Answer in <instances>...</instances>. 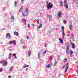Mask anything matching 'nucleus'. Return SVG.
Instances as JSON below:
<instances>
[{
	"label": "nucleus",
	"mask_w": 78,
	"mask_h": 78,
	"mask_svg": "<svg viewBox=\"0 0 78 78\" xmlns=\"http://www.w3.org/2000/svg\"><path fill=\"white\" fill-rule=\"evenodd\" d=\"M13 69V66H12L9 69V71H11L12 70V69Z\"/></svg>",
	"instance_id": "24"
},
{
	"label": "nucleus",
	"mask_w": 78,
	"mask_h": 78,
	"mask_svg": "<svg viewBox=\"0 0 78 78\" xmlns=\"http://www.w3.org/2000/svg\"><path fill=\"white\" fill-rule=\"evenodd\" d=\"M30 37H27V39H30Z\"/></svg>",
	"instance_id": "41"
},
{
	"label": "nucleus",
	"mask_w": 78,
	"mask_h": 78,
	"mask_svg": "<svg viewBox=\"0 0 78 78\" xmlns=\"http://www.w3.org/2000/svg\"><path fill=\"white\" fill-rule=\"evenodd\" d=\"M29 65H27L26 64H25L23 65V67H24V68H26V67H29Z\"/></svg>",
	"instance_id": "12"
},
{
	"label": "nucleus",
	"mask_w": 78,
	"mask_h": 78,
	"mask_svg": "<svg viewBox=\"0 0 78 78\" xmlns=\"http://www.w3.org/2000/svg\"><path fill=\"white\" fill-rule=\"evenodd\" d=\"M67 69H68V67H66V69L67 70Z\"/></svg>",
	"instance_id": "51"
},
{
	"label": "nucleus",
	"mask_w": 78,
	"mask_h": 78,
	"mask_svg": "<svg viewBox=\"0 0 78 78\" xmlns=\"http://www.w3.org/2000/svg\"><path fill=\"white\" fill-rule=\"evenodd\" d=\"M12 19L13 20H14L15 19V18H14V16H12Z\"/></svg>",
	"instance_id": "32"
},
{
	"label": "nucleus",
	"mask_w": 78,
	"mask_h": 78,
	"mask_svg": "<svg viewBox=\"0 0 78 78\" xmlns=\"http://www.w3.org/2000/svg\"><path fill=\"white\" fill-rule=\"evenodd\" d=\"M37 20V23H38V24H39V20Z\"/></svg>",
	"instance_id": "34"
},
{
	"label": "nucleus",
	"mask_w": 78,
	"mask_h": 78,
	"mask_svg": "<svg viewBox=\"0 0 78 78\" xmlns=\"http://www.w3.org/2000/svg\"><path fill=\"white\" fill-rule=\"evenodd\" d=\"M66 51L67 54H69V46L67 47Z\"/></svg>",
	"instance_id": "3"
},
{
	"label": "nucleus",
	"mask_w": 78,
	"mask_h": 78,
	"mask_svg": "<svg viewBox=\"0 0 78 78\" xmlns=\"http://www.w3.org/2000/svg\"><path fill=\"white\" fill-rule=\"evenodd\" d=\"M2 71V69H0V72Z\"/></svg>",
	"instance_id": "47"
},
{
	"label": "nucleus",
	"mask_w": 78,
	"mask_h": 78,
	"mask_svg": "<svg viewBox=\"0 0 78 78\" xmlns=\"http://www.w3.org/2000/svg\"><path fill=\"white\" fill-rule=\"evenodd\" d=\"M9 78H11V76H9Z\"/></svg>",
	"instance_id": "49"
},
{
	"label": "nucleus",
	"mask_w": 78,
	"mask_h": 78,
	"mask_svg": "<svg viewBox=\"0 0 78 78\" xmlns=\"http://www.w3.org/2000/svg\"><path fill=\"white\" fill-rule=\"evenodd\" d=\"M68 63H67V64H66V66H68Z\"/></svg>",
	"instance_id": "56"
},
{
	"label": "nucleus",
	"mask_w": 78,
	"mask_h": 78,
	"mask_svg": "<svg viewBox=\"0 0 78 78\" xmlns=\"http://www.w3.org/2000/svg\"><path fill=\"white\" fill-rule=\"evenodd\" d=\"M17 1H15V4H14V5L15 6H16L17 5Z\"/></svg>",
	"instance_id": "26"
},
{
	"label": "nucleus",
	"mask_w": 78,
	"mask_h": 78,
	"mask_svg": "<svg viewBox=\"0 0 78 78\" xmlns=\"http://www.w3.org/2000/svg\"><path fill=\"white\" fill-rule=\"evenodd\" d=\"M60 6H63V3H62V1H60Z\"/></svg>",
	"instance_id": "14"
},
{
	"label": "nucleus",
	"mask_w": 78,
	"mask_h": 78,
	"mask_svg": "<svg viewBox=\"0 0 78 78\" xmlns=\"http://www.w3.org/2000/svg\"><path fill=\"white\" fill-rule=\"evenodd\" d=\"M46 2H47V3H48V2L47 1Z\"/></svg>",
	"instance_id": "61"
},
{
	"label": "nucleus",
	"mask_w": 78,
	"mask_h": 78,
	"mask_svg": "<svg viewBox=\"0 0 78 78\" xmlns=\"http://www.w3.org/2000/svg\"><path fill=\"white\" fill-rule=\"evenodd\" d=\"M74 2H76V0H74Z\"/></svg>",
	"instance_id": "59"
},
{
	"label": "nucleus",
	"mask_w": 78,
	"mask_h": 78,
	"mask_svg": "<svg viewBox=\"0 0 78 78\" xmlns=\"http://www.w3.org/2000/svg\"><path fill=\"white\" fill-rule=\"evenodd\" d=\"M52 58H53V57L52 56H51L50 57V59H51Z\"/></svg>",
	"instance_id": "44"
},
{
	"label": "nucleus",
	"mask_w": 78,
	"mask_h": 78,
	"mask_svg": "<svg viewBox=\"0 0 78 78\" xmlns=\"http://www.w3.org/2000/svg\"><path fill=\"white\" fill-rule=\"evenodd\" d=\"M67 58H66L64 59L63 61L64 62H66V61H67Z\"/></svg>",
	"instance_id": "27"
},
{
	"label": "nucleus",
	"mask_w": 78,
	"mask_h": 78,
	"mask_svg": "<svg viewBox=\"0 0 78 78\" xmlns=\"http://www.w3.org/2000/svg\"><path fill=\"white\" fill-rule=\"evenodd\" d=\"M46 67L48 69H49V68H50V65H48L46 66Z\"/></svg>",
	"instance_id": "21"
},
{
	"label": "nucleus",
	"mask_w": 78,
	"mask_h": 78,
	"mask_svg": "<svg viewBox=\"0 0 78 78\" xmlns=\"http://www.w3.org/2000/svg\"><path fill=\"white\" fill-rule=\"evenodd\" d=\"M0 63H2V64H3V63H4V61H1L0 62Z\"/></svg>",
	"instance_id": "31"
},
{
	"label": "nucleus",
	"mask_w": 78,
	"mask_h": 78,
	"mask_svg": "<svg viewBox=\"0 0 78 78\" xmlns=\"http://www.w3.org/2000/svg\"><path fill=\"white\" fill-rule=\"evenodd\" d=\"M72 35L73 37H74V35H73V34H72Z\"/></svg>",
	"instance_id": "46"
},
{
	"label": "nucleus",
	"mask_w": 78,
	"mask_h": 78,
	"mask_svg": "<svg viewBox=\"0 0 78 78\" xmlns=\"http://www.w3.org/2000/svg\"><path fill=\"white\" fill-rule=\"evenodd\" d=\"M46 4L47 5V7L48 9H50V8H51L53 7V4H51V3H49L48 4L47 3Z\"/></svg>",
	"instance_id": "1"
},
{
	"label": "nucleus",
	"mask_w": 78,
	"mask_h": 78,
	"mask_svg": "<svg viewBox=\"0 0 78 78\" xmlns=\"http://www.w3.org/2000/svg\"><path fill=\"white\" fill-rule=\"evenodd\" d=\"M57 15L59 17H62V15L60 12H58Z\"/></svg>",
	"instance_id": "6"
},
{
	"label": "nucleus",
	"mask_w": 78,
	"mask_h": 78,
	"mask_svg": "<svg viewBox=\"0 0 78 78\" xmlns=\"http://www.w3.org/2000/svg\"><path fill=\"white\" fill-rule=\"evenodd\" d=\"M58 75H59V76H61V74H60V73L58 74Z\"/></svg>",
	"instance_id": "48"
},
{
	"label": "nucleus",
	"mask_w": 78,
	"mask_h": 78,
	"mask_svg": "<svg viewBox=\"0 0 78 78\" xmlns=\"http://www.w3.org/2000/svg\"><path fill=\"white\" fill-rule=\"evenodd\" d=\"M15 58H17V56H15Z\"/></svg>",
	"instance_id": "54"
},
{
	"label": "nucleus",
	"mask_w": 78,
	"mask_h": 78,
	"mask_svg": "<svg viewBox=\"0 0 78 78\" xmlns=\"http://www.w3.org/2000/svg\"><path fill=\"white\" fill-rule=\"evenodd\" d=\"M67 67H68V68L69 67V65H68V66H67Z\"/></svg>",
	"instance_id": "58"
},
{
	"label": "nucleus",
	"mask_w": 78,
	"mask_h": 78,
	"mask_svg": "<svg viewBox=\"0 0 78 78\" xmlns=\"http://www.w3.org/2000/svg\"><path fill=\"white\" fill-rule=\"evenodd\" d=\"M59 40L60 42H61V44H62L63 43V40H62L61 38L59 39Z\"/></svg>",
	"instance_id": "17"
},
{
	"label": "nucleus",
	"mask_w": 78,
	"mask_h": 78,
	"mask_svg": "<svg viewBox=\"0 0 78 78\" xmlns=\"http://www.w3.org/2000/svg\"><path fill=\"white\" fill-rule=\"evenodd\" d=\"M62 34L63 35V36H65V33H64V31H62Z\"/></svg>",
	"instance_id": "22"
},
{
	"label": "nucleus",
	"mask_w": 78,
	"mask_h": 78,
	"mask_svg": "<svg viewBox=\"0 0 78 78\" xmlns=\"http://www.w3.org/2000/svg\"><path fill=\"white\" fill-rule=\"evenodd\" d=\"M67 69H65V73L66 72H67Z\"/></svg>",
	"instance_id": "40"
},
{
	"label": "nucleus",
	"mask_w": 78,
	"mask_h": 78,
	"mask_svg": "<svg viewBox=\"0 0 78 78\" xmlns=\"http://www.w3.org/2000/svg\"><path fill=\"white\" fill-rule=\"evenodd\" d=\"M69 53L70 54H73V51H69Z\"/></svg>",
	"instance_id": "28"
},
{
	"label": "nucleus",
	"mask_w": 78,
	"mask_h": 78,
	"mask_svg": "<svg viewBox=\"0 0 78 78\" xmlns=\"http://www.w3.org/2000/svg\"><path fill=\"white\" fill-rule=\"evenodd\" d=\"M23 48H24V46H23Z\"/></svg>",
	"instance_id": "62"
},
{
	"label": "nucleus",
	"mask_w": 78,
	"mask_h": 78,
	"mask_svg": "<svg viewBox=\"0 0 78 78\" xmlns=\"http://www.w3.org/2000/svg\"><path fill=\"white\" fill-rule=\"evenodd\" d=\"M58 59H60V58H61V57H60V56H58Z\"/></svg>",
	"instance_id": "37"
},
{
	"label": "nucleus",
	"mask_w": 78,
	"mask_h": 78,
	"mask_svg": "<svg viewBox=\"0 0 78 78\" xmlns=\"http://www.w3.org/2000/svg\"><path fill=\"white\" fill-rule=\"evenodd\" d=\"M25 10V12H27V11H28V8H26Z\"/></svg>",
	"instance_id": "33"
},
{
	"label": "nucleus",
	"mask_w": 78,
	"mask_h": 78,
	"mask_svg": "<svg viewBox=\"0 0 78 78\" xmlns=\"http://www.w3.org/2000/svg\"><path fill=\"white\" fill-rule=\"evenodd\" d=\"M23 16H26L28 15V13H27V12H25L24 13H23Z\"/></svg>",
	"instance_id": "10"
},
{
	"label": "nucleus",
	"mask_w": 78,
	"mask_h": 78,
	"mask_svg": "<svg viewBox=\"0 0 78 78\" xmlns=\"http://www.w3.org/2000/svg\"><path fill=\"white\" fill-rule=\"evenodd\" d=\"M4 29H2V30H4Z\"/></svg>",
	"instance_id": "60"
},
{
	"label": "nucleus",
	"mask_w": 78,
	"mask_h": 78,
	"mask_svg": "<svg viewBox=\"0 0 78 78\" xmlns=\"http://www.w3.org/2000/svg\"><path fill=\"white\" fill-rule=\"evenodd\" d=\"M28 27H30V25H29V24H28Z\"/></svg>",
	"instance_id": "42"
},
{
	"label": "nucleus",
	"mask_w": 78,
	"mask_h": 78,
	"mask_svg": "<svg viewBox=\"0 0 78 78\" xmlns=\"http://www.w3.org/2000/svg\"><path fill=\"white\" fill-rule=\"evenodd\" d=\"M64 27L63 26H62V31H64Z\"/></svg>",
	"instance_id": "23"
},
{
	"label": "nucleus",
	"mask_w": 78,
	"mask_h": 78,
	"mask_svg": "<svg viewBox=\"0 0 78 78\" xmlns=\"http://www.w3.org/2000/svg\"><path fill=\"white\" fill-rule=\"evenodd\" d=\"M72 42H71V44H72V47L73 48H75V45H74V43H72Z\"/></svg>",
	"instance_id": "13"
},
{
	"label": "nucleus",
	"mask_w": 78,
	"mask_h": 78,
	"mask_svg": "<svg viewBox=\"0 0 78 78\" xmlns=\"http://www.w3.org/2000/svg\"><path fill=\"white\" fill-rule=\"evenodd\" d=\"M38 58H41V54H39V52H38Z\"/></svg>",
	"instance_id": "30"
},
{
	"label": "nucleus",
	"mask_w": 78,
	"mask_h": 78,
	"mask_svg": "<svg viewBox=\"0 0 78 78\" xmlns=\"http://www.w3.org/2000/svg\"><path fill=\"white\" fill-rule=\"evenodd\" d=\"M57 63H58V62H57V61H56L54 63V64L55 65L57 64Z\"/></svg>",
	"instance_id": "36"
},
{
	"label": "nucleus",
	"mask_w": 78,
	"mask_h": 78,
	"mask_svg": "<svg viewBox=\"0 0 78 78\" xmlns=\"http://www.w3.org/2000/svg\"><path fill=\"white\" fill-rule=\"evenodd\" d=\"M71 57H73V54H71Z\"/></svg>",
	"instance_id": "39"
},
{
	"label": "nucleus",
	"mask_w": 78,
	"mask_h": 78,
	"mask_svg": "<svg viewBox=\"0 0 78 78\" xmlns=\"http://www.w3.org/2000/svg\"><path fill=\"white\" fill-rule=\"evenodd\" d=\"M72 28V26L71 24H69V28L70 30H71V28Z\"/></svg>",
	"instance_id": "19"
},
{
	"label": "nucleus",
	"mask_w": 78,
	"mask_h": 78,
	"mask_svg": "<svg viewBox=\"0 0 78 78\" xmlns=\"http://www.w3.org/2000/svg\"><path fill=\"white\" fill-rule=\"evenodd\" d=\"M23 21L24 25H26L27 23V20L25 19H23Z\"/></svg>",
	"instance_id": "7"
},
{
	"label": "nucleus",
	"mask_w": 78,
	"mask_h": 78,
	"mask_svg": "<svg viewBox=\"0 0 78 78\" xmlns=\"http://www.w3.org/2000/svg\"><path fill=\"white\" fill-rule=\"evenodd\" d=\"M6 37H7V38H9V37H10V38H11V35L10 34L8 33H7L6 34Z\"/></svg>",
	"instance_id": "4"
},
{
	"label": "nucleus",
	"mask_w": 78,
	"mask_h": 78,
	"mask_svg": "<svg viewBox=\"0 0 78 78\" xmlns=\"http://www.w3.org/2000/svg\"><path fill=\"white\" fill-rule=\"evenodd\" d=\"M23 6L22 5L21 7L19 9V12H21L22 11V10H23Z\"/></svg>",
	"instance_id": "5"
},
{
	"label": "nucleus",
	"mask_w": 78,
	"mask_h": 78,
	"mask_svg": "<svg viewBox=\"0 0 78 78\" xmlns=\"http://www.w3.org/2000/svg\"><path fill=\"white\" fill-rule=\"evenodd\" d=\"M48 17L51 20V16H50V15H48Z\"/></svg>",
	"instance_id": "18"
},
{
	"label": "nucleus",
	"mask_w": 78,
	"mask_h": 78,
	"mask_svg": "<svg viewBox=\"0 0 78 78\" xmlns=\"http://www.w3.org/2000/svg\"><path fill=\"white\" fill-rule=\"evenodd\" d=\"M26 71H27L28 70V69H27V68H26L25 69Z\"/></svg>",
	"instance_id": "45"
},
{
	"label": "nucleus",
	"mask_w": 78,
	"mask_h": 78,
	"mask_svg": "<svg viewBox=\"0 0 78 78\" xmlns=\"http://www.w3.org/2000/svg\"><path fill=\"white\" fill-rule=\"evenodd\" d=\"M67 69H68V67H66V69L67 70Z\"/></svg>",
	"instance_id": "52"
},
{
	"label": "nucleus",
	"mask_w": 78,
	"mask_h": 78,
	"mask_svg": "<svg viewBox=\"0 0 78 78\" xmlns=\"http://www.w3.org/2000/svg\"><path fill=\"white\" fill-rule=\"evenodd\" d=\"M9 59H11V53H10L9 54Z\"/></svg>",
	"instance_id": "15"
},
{
	"label": "nucleus",
	"mask_w": 78,
	"mask_h": 78,
	"mask_svg": "<svg viewBox=\"0 0 78 78\" xmlns=\"http://www.w3.org/2000/svg\"><path fill=\"white\" fill-rule=\"evenodd\" d=\"M63 22L64 23H67V21H66V20H64Z\"/></svg>",
	"instance_id": "29"
},
{
	"label": "nucleus",
	"mask_w": 78,
	"mask_h": 78,
	"mask_svg": "<svg viewBox=\"0 0 78 78\" xmlns=\"http://www.w3.org/2000/svg\"><path fill=\"white\" fill-rule=\"evenodd\" d=\"M13 43L14 45H16V41L15 40H14L13 42Z\"/></svg>",
	"instance_id": "20"
},
{
	"label": "nucleus",
	"mask_w": 78,
	"mask_h": 78,
	"mask_svg": "<svg viewBox=\"0 0 78 78\" xmlns=\"http://www.w3.org/2000/svg\"><path fill=\"white\" fill-rule=\"evenodd\" d=\"M16 56V54H13V56L15 57Z\"/></svg>",
	"instance_id": "38"
},
{
	"label": "nucleus",
	"mask_w": 78,
	"mask_h": 78,
	"mask_svg": "<svg viewBox=\"0 0 78 78\" xmlns=\"http://www.w3.org/2000/svg\"><path fill=\"white\" fill-rule=\"evenodd\" d=\"M48 0L50 1V0Z\"/></svg>",
	"instance_id": "64"
},
{
	"label": "nucleus",
	"mask_w": 78,
	"mask_h": 78,
	"mask_svg": "<svg viewBox=\"0 0 78 78\" xmlns=\"http://www.w3.org/2000/svg\"><path fill=\"white\" fill-rule=\"evenodd\" d=\"M67 69H68V67H66V69L67 70Z\"/></svg>",
	"instance_id": "53"
},
{
	"label": "nucleus",
	"mask_w": 78,
	"mask_h": 78,
	"mask_svg": "<svg viewBox=\"0 0 78 78\" xmlns=\"http://www.w3.org/2000/svg\"><path fill=\"white\" fill-rule=\"evenodd\" d=\"M43 53H44V55H45V53H46V51H44L43 52Z\"/></svg>",
	"instance_id": "35"
},
{
	"label": "nucleus",
	"mask_w": 78,
	"mask_h": 78,
	"mask_svg": "<svg viewBox=\"0 0 78 78\" xmlns=\"http://www.w3.org/2000/svg\"><path fill=\"white\" fill-rule=\"evenodd\" d=\"M28 55L29 56H31V51H30V50H29L28 51Z\"/></svg>",
	"instance_id": "11"
},
{
	"label": "nucleus",
	"mask_w": 78,
	"mask_h": 78,
	"mask_svg": "<svg viewBox=\"0 0 78 78\" xmlns=\"http://www.w3.org/2000/svg\"><path fill=\"white\" fill-rule=\"evenodd\" d=\"M32 26H33V27H34V25L32 24Z\"/></svg>",
	"instance_id": "57"
},
{
	"label": "nucleus",
	"mask_w": 78,
	"mask_h": 78,
	"mask_svg": "<svg viewBox=\"0 0 78 78\" xmlns=\"http://www.w3.org/2000/svg\"><path fill=\"white\" fill-rule=\"evenodd\" d=\"M46 46H47V44H45V45H44V47H46Z\"/></svg>",
	"instance_id": "43"
},
{
	"label": "nucleus",
	"mask_w": 78,
	"mask_h": 78,
	"mask_svg": "<svg viewBox=\"0 0 78 78\" xmlns=\"http://www.w3.org/2000/svg\"><path fill=\"white\" fill-rule=\"evenodd\" d=\"M23 1H24V0H21L22 2H23Z\"/></svg>",
	"instance_id": "50"
},
{
	"label": "nucleus",
	"mask_w": 78,
	"mask_h": 78,
	"mask_svg": "<svg viewBox=\"0 0 78 78\" xmlns=\"http://www.w3.org/2000/svg\"><path fill=\"white\" fill-rule=\"evenodd\" d=\"M64 7H65L66 9L68 8V6H69L68 5H67V1H66V0H64Z\"/></svg>",
	"instance_id": "2"
},
{
	"label": "nucleus",
	"mask_w": 78,
	"mask_h": 78,
	"mask_svg": "<svg viewBox=\"0 0 78 78\" xmlns=\"http://www.w3.org/2000/svg\"><path fill=\"white\" fill-rule=\"evenodd\" d=\"M5 62L4 63V64L3 65V66H6V65L8 64V62H7V60H5Z\"/></svg>",
	"instance_id": "9"
},
{
	"label": "nucleus",
	"mask_w": 78,
	"mask_h": 78,
	"mask_svg": "<svg viewBox=\"0 0 78 78\" xmlns=\"http://www.w3.org/2000/svg\"><path fill=\"white\" fill-rule=\"evenodd\" d=\"M13 34H14V35H15V36H18L19 34V33L16 31L14 32L13 33Z\"/></svg>",
	"instance_id": "8"
},
{
	"label": "nucleus",
	"mask_w": 78,
	"mask_h": 78,
	"mask_svg": "<svg viewBox=\"0 0 78 78\" xmlns=\"http://www.w3.org/2000/svg\"><path fill=\"white\" fill-rule=\"evenodd\" d=\"M42 27V24H41L39 26L37 27V28H38L40 29Z\"/></svg>",
	"instance_id": "16"
},
{
	"label": "nucleus",
	"mask_w": 78,
	"mask_h": 78,
	"mask_svg": "<svg viewBox=\"0 0 78 78\" xmlns=\"http://www.w3.org/2000/svg\"><path fill=\"white\" fill-rule=\"evenodd\" d=\"M67 43H68V44H69V42H68Z\"/></svg>",
	"instance_id": "63"
},
{
	"label": "nucleus",
	"mask_w": 78,
	"mask_h": 78,
	"mask_svg": "<svg viewBox=\"0 0 78 78\" xmlns=\"http://www.w3.org/2000/svg\"><path fill=\"white\" fill-rule=\"evenodd\" d=\"M65 67H64V66H63L62 67V68H64Z\"/></svg>",
	"instance_id": "55"
},
{
	"label": "nucleus",
	"mask_w": 78,
	"mask_h": 78,
	"mask_svg": "<svg viewBox=\"0 0 78 78\" xmlns=\"http://www.w3.org/2000/svg\"><path fill=\"white\" fill-rule=\"evenodd\" d=\"M9 44H13V41H9Z\"/></svg>",
	"instance_id": "25"
}]
</instances>
